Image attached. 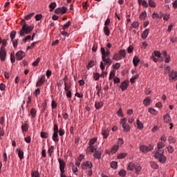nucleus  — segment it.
<instances>
[{"instance_id": "obj_10", "label": "nucleus", "mask_w": 177, "mask_h": 177, "mask_svg": "<svg viewBox=\"0 0 177 177\" xmlns=\"http://www.w3.org/2000/svg\"><path fill=\"white\" fill-rule=\"evenodd\" d=\"M129 85V80H125L121 83L120 88L122 89V92H124V91H127V89H128Z\"/></svg>"}, {"instance_id": "obj_8", "label": "nucleus", "mask_w": 177, "mask_h": 177, "mask_svg": "<svg viewBox=\"0 0 177 177\" xmlns=\"http://www.w3.org/2000/svg\"><path fill=\"white\" fill-rule=\"evenodd\" d=\"M93 167V165L92 164V162L90 161H86L84 163L82 164V169H91Z\"/></svg>"}, {"instance_id": "obj_35", "label": "nucleus", "mask_w": 177, "mask_h": 177, "mask_svg": "<svg viewBox=\"0 0 177 177\" xmlns=\"http://www.w3.org/2000/svg\"><path fill=\"white\" fill-rule=\"evenodd\" d=\"M21 130L22 132H27L28 131V125L27 124H22Z\"/></svg>"}, {"instance_id": "obj_45", "label": "nucleus", "mask_w": 177, "mask_h": 177, "mask_svg": "<svg viewBox=\"0 0 177 177\" xmlns=\"http://www.w3.org/2000/svg\"><path fill=\"white\" fill-rule=\"evenodd\" d=\"M39 62H41V59L39 57H38L33 63H32V66L34 67H37V66H38V64H39Z\"/></svg>"}, {"instance_id": "obj_61", "label": "nucleus", "mask_w": 177, "mask_h": 177, "mask_svg": "<svg viewBox=\"0 0 177 177\" xmlns=\"http://www.w3.org/2000/svg\"><path fill=\"white\" fill-rule=\"evenodd\" d=\"M169 143L171 145V143H175V140L174 139V137L169 136L168 138Z\"/></svg>"}, {"instance_id": "obj_12", "label": "nucleus", "mask_w": 177, "mask_h": 177, "mask_svg": "<svg viewBox=\"0 0 177 177\" xmlns=\"http://www.w3.org/2000/svg\"><path fill=\"white\" fill-rule=\"evenodd\" d=\"M170 81H174L177 78V73L174 71H171L169 73Z\"/></svg>"}, {"instance_id": "obj_63", "label": "nucleus", "mask_w": 177, "mask_h": 177, "mask_svg": "<svg viewBox=\"0 0 177 177\" xmlns=\"http://www.w3.org/2000/svg\"><path fill=\"white\" fill-rule=\"evenodd\" d=\"M41 19H42V15L38 14L35 16V19L37 21H39V20H41Z\"/></svg>"}, {"instance_id": "obj_40", "label": "nucleus", "mask_w": 177, "mask_h": 177, "mask_svg": "<svg viewBox=\"0 0 177 177\" xmlns=\"http://www.w3.org/2000/svg\"><path fill=\"white\" fill-rule=\"evenodd\" d=\"M138 78H139V75L136 74L134 77H131L130 80V82L131 84H135V80H138Z\"/></svg>"}, {"instance_id": "obj_11", "label": "nucleus", "mask_w": 177, "mask_h": 177, "mask_svg": "<svg viewBox=\"0 0 177 177\" xmlns=\"http://www.w3.org/2000/svg\"><path fill=\"white\" fill-rule=\"evenodd\" d=\"M15 56L17 60H23V57L26 56V54L24 53V52L19 50L16 53Z\"/></svg>"}, {"instance_id": "obj_48", "label": "nucleus", "mask_w": 177, "mask_h": 177, "mask_svg": "<svg viewBox=\"0 0 177 177\" xmlns=\"http://www.w3.org/2000/svg\"><path fill=\"white\" fill-rule=\"evenodd\" d=\"M119 175L120 176H122V177L125 176V175H127V171H125L124 169H121L119 171Z\"/></svg>"}, {"instance_id": "obj_58", "label": "nucleus", "mask_w": 177, "mask_h": 177, "mask_svg": "<svg viewBox=\"0 0 177 177\" xmlns=\"http://www.w3.org/2000/svg\"><path fill=\"white\" fill-rule=\"evenodd\" d=\"M115 77V72L114 71H111L109 75V80H113Z\"/></svg>"}, {"instance_id": "obj_14", "label": "nucleus", "mask_w": 177, "mask_h": 177, "mask_svg": "<svg viewBox=\"0 0 177 177\" xmlns=\"http://www.w3.org/2000/svg\"><path fill=\"white\" fill-rule=\"evenodd\" d=\"M138 5H142L143 8H149V3L146 0H138Z\"/></svg>"}, {"instance_id": "obj_43", "label": "nucleus", "mask_w": 177, "mask_h": 177, "mask_svg": "<svg viewBox=\"0 0 177 177\" xmlns=\"http://www.w3.org/2000/svg\"><path fill=\"white\" fill-rule=\"evenodd\" d=\"M137 125L138 129H143V124L142 123V122H140V120H137Z\"/></svg>"}, {"instance_id": "obj_23", "label": "nucleus", "mask_w": 177, "mask_h": 177, "mask_svg": "<svg viewBox=\"0 0 177 177\" xmlns=\"http://www.w3.org/2000/svg\"><path fill=\"white\" fill-rule=\"evenodd\" d=\"M154 15H156V17L158 19H162L164 14H162V12H160L159 14H157L156 12H154L152 14V19H156V16H154Z\"/></svg>"}, {"instance_id": "obj_44", "label": "nucleus", "mask_w": 177, "mask_h": 177, "mask_svg": "<svg viewBox=\"0 0 177 177\" xmlns=\"http://www.w3.org/2000/svg\"><path fill=\"white\" fill-rule=\"evenodd\" d=\"M10 37L11 38V41H13V39H15V38L16 37V31L12 30L10 32Z\"/></svg>"}, {"instance_id": "obj_37", "label": "nucleus", "mask_w": 177, "mask_h": 177, "mask_svg": "<svg viewBox=\"0 0 177 177\" xmlns=\"http://www.w3.org/2000/svg\"><path fill=\"white\" fill-rule=\"evenodd\" d=\"M95 66V61H90L87 65V68L89 70L90 68H92Z\"/></svg>"}, {"instance_id": "obj_27", "label": "nucleus", "mask_w": 177, "mask_h": 177, "mask_svg": "<svg viewBox=\"0 0 177 177\" xmlns=\"http://www.w3.org/2000/svg\"><path fill=\"white\" fill-rule=\"evenodd\" d=\"M113 60H115L116 62H118L119 60H121L122 59V57H121V55H120V53H115L113 55Z\"/></svg>"}, {"instance_id": "obj_33", "label": "nucleus", "mask_w": 177, "mask_h": 177, "mask_svg": "<svg viewBox=\"0 0 177 177\" xmlns=\"http://www.w3.org/2000/svg\"><path fill=\"white\" fill-rule=\"evenodd\" d=\"M123 145H124V140L122 138H119L117 141L116 145L118 146V147H120Z\"/></svg>"}, {"instance_id": "obj_26", "label": "nucleus", "mask_w": 177, "mask_h": 177, "mask_svg": "<svg viewBox=\"0 0 177 177\" xmlns=\"http://www.w3.org/2000/svg\"><path fill=\"white\" fill-rule=\"evenodd\" d=\"M109 130L103 129L102 131V135L103 136L104 139H107L109 138Z\"/></svg>"}, {"instance_id": "obj_3", "label": "nucleus", "mask_w": 177, "mask_h": 177, "mask_svg": "<svg viewBox=\"0 0 177 177\" xmlns=\"http://www.w3.org/2000/svg\"><path fill=\"white\" fill-rule=\"evenodd\" d=\"M110 56V50L106 48V51H105L104 55H103L102 56V62H104L105 65L106 66H111V64H113V61L111 60V59H110V57H109Z\"/></svg>"}, {"instance_id": "obj_4", "label": "nucleus", "mask_w": 177, "mask_h": 177, "mask_svg": "<svg viewBox=\"0 0 177 177\" xmlns=\"http://www.w3.org/2000/svg\"><path fill=\"white\" fill-rule=\"evenodd\" d=\"M59 126L57 124H54L53 127V140L55 142L57 143L59 142Z\"/></svg>"}, {"instance_id": "obj_62", "label": "nucleus", "mask_w": 177, "mask_h": 177, "mask_svg": "<svg viewBox=\"0 0 177 177\" xmlns=\"http://www.w3.org/2000/svg\"><path fill=\"white\" fill-rule=\"evenodd\" d=\"M82 6L84 9H88V7L89 6V3H88V1L83 2Z\"/></svg>"}, {"instance_id": "obj_2", "label": "nucleus", "mask_w": 177, "mask_h": 177, "mask_svg": "<svg viewBox=\"0 0 177 177\" xmlns=\"http://www.w3.org/2000/svg\"><path fill=\"white\" fill-rule=\"evenodd\" d=\"M21 26L22 28L19 32V35L20 37H24V35L27 34H30L32 30H34V26L32 25L28 26L27 25V22H26V19H22L21 22Z\"/></svg>"}, {"instance_id": "obj_28", "label": "nucleus", "mask_w": 177, "mask_h": 177, "mask_svg": "<svg viewBox=\"0 0 177 177\" xmlns=\"http://www.w3.org/2000/svg\"><path fill=\"white\" fill-rule=\"evenodd\" d=\"M148 6H150L151 8H156L157 5L153 0H148Z\"/></svg>"}, {"instance_id": "obj_32", "label": "nucleus", "mask_w": 177, "mask_h": 177, "mask_svg": "<svg viewBox=\"0 0 177 177\" xmlns=\"http://www.w3.org/2000/svg\"><path fill=\"white\" fill-rule=\"evenodd\" d=\"M57 4L56 2H53L49 5V8H50V12H53V10L55 9V8H56Z\"/></svg>"}, {"instance_id": "obj_30", "label": "nucleus", "mask_w": 177, "mask_h": 177, "mask_svg": "<svg viewBox=\"0 0 177 177\" xmlns=\"http://www.w3.org/2000/svg\"><path fill=\"white\" fill-rule=\"evenodd\" d=\"M104 33L106 37H109L110 35V29L109 28V26H104Z\"/></svg>"}, {"instance_id": "obj_41", "label": "nucleus", "mask_w": 177, "mask_h": 177, "mask_svg": "<svg viewBox=\"0 0 177 177\" xmlns=\"http://www.w3.org/2000/svg\"><path fill=\"white\" fill-rule=\"evenodd\" d=\"M167 151H169V153H174V151H175V148H174V147H172V145H169L167 147Z\"/></svg>"}, {"instance_id": "obj_18", "label": "nucleus", "mask_w": 177, "mask_h": 177, "mask_svg": "<svg viewBox=\"0 0 177 177\" xmlns=\"http://www.w3.org/2000/svg\"><path fill=\"white\" fill-rule=\"evenodd\" d=\"M93 156L94 158H96L97 160H100V158H102V152L100 151H95Z\"/></svg>"}, {"instance_id": "obj_42", "label": "nucleus", "mask_w": 177, "mask_h": 177, "mask_svg": "<svg viewBox=\"0 0 177 177\" xmlns=\"http://www.w3.org/2000/svg\"><path fill=\"white\" fill-rule=\"evenodd\" d=\"M100 78V75L98 73L93 74V80L95 81H99Z\"/></svg>"}, {"instance_id": "obj_5", "label": "nucleus", "mask_w": 177, "mask_h": 177, "mask_svg": "<svg viewBox=\"0 0 177 177\" xmlns=\"http://www.w3.org/2000/svg\"><path fill=\"white\" fill-rule=\"evenodd\" d=\"M120 124L123 128V132H129L131 131V127L129 124H127V118H124L121 120Z\"/></svg>"}, {"instance_id": "obj_21", "label": "nucleus", "mask_w": 177, "mask_h": 177, "mask_svg": "<svg viewBox=\"0 0 177 177\" xmlns=\"http://www.w3.org/2000/svg\"><path fill=\"white\" fill-rule=\"evenodd\" d=\"M16 151L18 153V156L20 160H23L24 158V152L20 150V149H17Z\"/></svg>"}, {"instance_id": "obj_22", "label": "nucleus", "mask_w": 177, "mask_h": 177, "mask_svg": "<svg viewBox=\"0 0 177 177\" xmlns=\"http://www.w3.org/2000/svg\"><path fill=\"white\" fill-rule=\"evenodd\" d=\"M118 149H120V147H118V145H113L111 149V154H115V153L118 151Z\"/></svg>"}, {"instance_id": "obj_36", "label": "nucleus", "mask_w": 177, "mask_h": 177, "mask_svg": "<svg viewBox=\"0 0 177 177\" xmlns=\"http://www.w3.org/2000/svg\"><path fill=\"white\" fill-rule=\"evenodd\" d=\"M40 136H41V138H42L43 139H46V138L49 136V133L45 131H41Z\"/></svg>"}, {"instance_id": "obj_7", "label": "nucleus", "mask_w": 177, "mask_h": 177, "mask_svg": "<svg viewBox=\"0 0 177 177\" xmlns=\"http://www.w3.org/2000/svg\"><path fill=\"white\" fill-rule=\"evenodd\" d=\"M68 11V8L63 6L56 8L55 10V13H56V15H60V13H62V15H64V13H67Z\"/></svg>"}, {"instance_id": "obj_46", "label": "nucleus", "mask_w": 177, "mask_h": 177, "mask_svg": "<svg viewBox=\"0 0 177 177\" xmlns=\"http://www.w3.org/2000/svg\"><path fill=\"white\" fill-rule=\"evenodd\" d=\"M126 157H127L126 153H120L118 155V158L119 159L125 158Z\"/></svg>"}, {"instance_id": "obj_39", "label": "nucleus", "mask_w": 177, "mask_h": 177, "mask_svg": "<svg viewBox=\"0 0 177 177\" xmlns=\"http://www.w3.org/2000/svg\"><path fill=\"white\" fill-rule=\"evenodd\" d=\"M117 165H118V162L115 161L111 162V167H112L113 169H117Z\"/></svg>"}, {"instance_id": "obj_54", "label": "nucleus", "mask_w": 177, "mask_h": 177, "mask_svg": "<svg viewBox=\"0 0 177 177\" xmlns=\"http://www.w3.org/2000/svg\"><path fill=\"white\" fill-rule=\"evenodd\" d=\"M153 56H156V57L160 58L161 57V53H160V51L155 50L153 52Z\"/></svg>"}, {"instance_id": "obj_13", "label": "nucleus", "mask_w": 177, "mask_h": 177, "mask_svg": "<svg viewBox=\"0 0 177 177\" xmlns=\"http://www.w3.org/2000/svg\"><path fill=\"white\" fill-rule=\"evenodd\" d=\"M45 75H43L41 77V78L39 79V80L37 82L36 86L38 88H39V86L44 85V82H45Z\"/></svg>"}, {"instance_id": "obj_57", "label": "nucleus", "mask_w": 177, "mask_h": 177, "mask_svg": "<svg viewBox=\"0 0 177 177\" xmlns=\"http://www.w3.org/2000/svg\"><path fill=\"white\" fill-rule=\"evenodd\" d=\"M53 150H55V147L53 146H51L50 148H48V153L50 154V156H52Z\"/></svg>"}, {"instance_id": "obj_15", "label": "nucleus", "mask_w": 177, "mask_h": 177, "mask_svg": "<svg viewBox=\"0 0 177 177\" xmlns=\"http://www.w3.org/2000/svg\"><path fill=\"white\" fill-rule=\"evenodd\" d=\"M97 147L95 145H88L87 148V151H91V153H95V151H97Z\"/></svg>"}, {"instance_id": "obj_29", "label": "nucleus", "mask_w": 177, "mask_h": 177, "mask_svg": "<svg viewBox=\"0 0 177 177\" xmlns=\"http://www.w3.org/2000/svg\"><path fill=\"white\" fill-rule=\"evenodd\" d=\"M147 17V12H146V11L141 12V14L139 16L140 20H145Z\"/></svg>"}, {"instance_id": "obj_17", "label": "nucleus", "mask_w": 177, "mask_h": 177, "mask_svg": "<svg viewBox=\"0 0 177 177\" xmlns=\"http://www.w3.org/2000/svg\"><path fill=\"white\" fill-rule=\"evenodd\" d=\"M152 102L151 98H150V97H147L144 100L143 104L144 106H150Z\"/></svg>"}, {"instance_id": "obj_1", "label": "nucleus", "mask_w": 177, "mask_h": 177, "mask_svg": "<svg viewBox=\"0 0 177 177\" xmlns=\"http://www.w3.org/2000/svg\"><path fill=\"white\" fill-rule=\"evenodd\" d=\"M164 147H165V144L164 142H160L158 144V150L156 152H153L154 154V157L156 160H158L161 164H164L165 161H167V157L164 156Z\"/></svg>"}, {"instance_id": "obj_49", "label": "nucleus", "mask_w": 177, "mask_h": 177, "mask_svg": "<svg viewBox=\"0 0 177 177\" xmlns=\"http://www.w3.org/2000/svg\"><path fill=\"white\" fill-rule=\"evenodd\" d=\"M116 113L118 117H124V113H122V109L121 108L119 109Z\"/></svg>"}, {"instance_id": "obj_56", "label": "nucleus", "mask_w": 177, "mask_h": 177, "mask_svg": "<svg viewBox=\"0 0 177 177\" xmlns=\"http://www.w3.org/2000/svg\"><path fill=\"white\" fill-rule=\"evenodd\" d=\"M139 22H138V21H136L131 24V26L133 28H138V27H139Z\"/></svg>"}, {"instance_id": "obj_64", "label": "nucleus", "mask_w": 177, "mask_h": 177, "mask_svg": "<svg viewBox=\"0 0 177 177\" xmlns=\"http://www.w3.org/2000/svg\"><path fill=\"white\" fill-rule=\"evenodd\" d=\"M32 177H39V173L38 171L32 172Z\"/></svg>"}, {"instance_id": "obj_6", "label": "nucleus", "mask_w": 177, "mask_h": 177, "mask_svg": "<svg viewBox=\"0 0 177 177\" xmlns=\"http://www.w3.org/2000/svg\"><path fill=\"white\" fill-rule=\"evenodd\" d=\"M154 149V146L150 145L149 147H147L146 145H141L140 146V150L142 153L145 154L149 153V151H152Z\"/></svg>"}, {"instance_id": "obj_51", "label": "nucleus", "mask_w": 177, "mask_h": 177, "mask_svg": "<svg viewBox=\"0 0 177 177\" xmlns=\"http://www.w3.org/2000/svg\"><path fill=\"white\" fill-rule=\"evenodd\" d=\"M64 91H70V88H71V86L69 85L67 82H65L64 83Z\"/></svg>"}, {"instance_id": "obj_38", "label": "nucleus", "mask_w": 177, "mask_h": 177, "mask_svg": "<svg viewBox=\"0 0 177 177\" xmlns=\"http://www.w3.org/2000/svg\"><path fill=\"white\" fill-rule=\"evenodd\" d=\"M119 55L121 57H125V56H127V52L125 51V50H120L119 51Z\"/></svg>"}, {"instance_id": "obj_59", "label": "nucleus", "mask_w": 177, "mask_h": 177, "mask_svg": "<svg viewBox=\"0 0 177 177\" xmlns=\"http://www.w3.org/2000/svg\"><path fill=\"white\" fill-rule=\"evenodd\" d=\"M33 95H35V96H38L39 95H41V90L39 88H37L35 90V91L33 93Z\"/></svg>"}, {"instance_id": "obj_34", "label": "nucleus", "mask_w": 177, "mask_h": 177, "mask_svg": "<svg viewBox=\"0 0 177 177\" xmlns=\"http://www.w3.org/2000/svg\"><path fill=\"white\" fill-rule=\"evenodd\" d=\"M30 113L32 118H35V115H37V110H35V109L33 108L30 110Z\"/></svg>"}, {"instance_id": "obj_20", "label": "nucleus", "mask_w": 177, "mask_h": 177, "mask_svg": "<svg viewBox=\"0 0 177 177\" xmlns=\"http://www.w3.org/2000/svg\"><path fill=\"white\" fill-rule=\"evenodd\" d=\"M149 32H150V30L149 29H146L142 32L141 35L142 39H146V38H147V37L149 36Z\"/></svg>"}, {"instance_id": "obj_50", "label": "nucleus", "mask_w": 177, "mask_h": 177, "mask_svg": "<svg viewBox=\"0 0 177 177\" xmlns=\"http://www.w3.org/2000/svg\"><path fill=\"white\" fill-rule=\"evenodd\" d=\"M35 13L34 12H31L30 14H28V15L25 16V20H30L31 19V17H32V16H34Z\"/></svg>"}, {"instance_id": "obj_52", "label": "nucleus", "mask_w": 177, "mask_h": 177, "mask_svg": "<svg viewBox=\"0 0 177 177\" xmlns=\"http://www.w3.org/2000/svg\"><path fill=\"white\" fill-rule=\"evenodd\" d=\"M2 45H1V48H1V49H5V48H6V45H7V41H6V39H3V41H2Z\"/></svg>"}, {"instance_id": "obj_16", "label": "nucleus", "mask_w": 177, "mask_h": 177, "mask_svg": "<svg viewBox=\"0 0 177 177\" xmlns=\"http://www.w3.org/2000/svg\"><path fill=\"white\" fill-rule=\"evenodd\" d=\"M163 121H164V122H166V124H169V122H171V116L169 115V114L167 113L166 115H165L163 116Z\"/></svg>"}, {"instance_id": "obj_47", "label": "nucleus", "mask_w": 177, "mask_h": 177, "mask_svg": "<svg viewBox=\"0 0 177 177\" xmlns=\"http://www.w3.org/2000/svg\"><path fill=\"white\" fill-rule=\"evenodd\" d=\"M71 26V21H69L62 26V30H66V28H68V27Z\"/></svg>"}, {"instance_id": "obj_9", "label": "nucleus", "mask_w": 177, "mask_h": 177, "mask_svg": "<svg viewBox=\"0 0 177 177\" xmlns=\"http://www.w3.org/2000/svg\"><path fill=\"white\" fill-rule=\"evenodd\" d=\"M6 59V48H0V60L5 62Z\"/></svg>"}, {"instance_id": "obj_24", "label": "nucleus", "mask_w": 177, "mask_h": 177, "mask_svg": "<svg viewBox=\"0 0 177 177\" xmlns=\"http://www.w3.org/2000/svg\"><path fill=\"white\" fill-rule=\"evenodd\" d=\"M140 62V59H139V57H134L133 59V63L135 67H137V66L139 64Z\"/></svg>"}, {"instance_id": "obj_19", "label": "nucleus", "mask_w": 177, "mask_h": 177, "mask_svg": "<svg viewBox=\"0 0 177 177\" xmlns=\"http://www.w3.org/2000/svg\"><path fill=\"white\" fill-rule=\"evenodd\" d=\"M104 104V103H103V102H102V101L96 102L95 103V107L97 110H99V109H102V107H103Z\"/></svg>"}, {"instance_id": "obj_60", "label": "nucleus", "mask_w": 177, "mask_h": 177, "mask_svg": "<svg viewBox=\"0 0 177 177\" xmlns=\"http://www.w3.org/2000/svg\"><path fill=\"white\" fill-rule=\"evenodd\" d=\"M51 107H52V109H56V107H57V103H56V101H55V100L52 101Z\"/></svg>"}, {"instance_id": "obj_55", "label": "nucleus", "mask_w": 177, "mask_h": 177, "mask_svg": "<svg viewBox=\"0 0 177 177\" xmlns=\"http://www.w3.org/2000/svg\"><path fill=\"white\" fill-rule=\"evenodd\" d=\"M148 111H149V113H151V114H154V115L157 114V111H156V109H154L153 108H149L148 109Z\"/></svg>"}, {"instance_id": "obj_31", "label": "nucleus", "mask_w": 177, "mask_h": 177, "mask_svg": "<svg viewBox=\"0 0 177 177\" xmlns=\"http://www.w3.org/2000/svg\"><path fill=\"white\" fill-rule=\"evenodd\" d=\"M97 140V138H91L88 142V146H95V143H96Z\"/></svg>"}, {"instance_id": "obj_25", "label": "nucleus", "mask_w": 177, "mask_h": 177, "mask_svg": "<svg viewBox=\"0 0 177 177\" xmlns=\"http://www.w3.org/2000/svg\"><path fill=\"white\" fill-rule=\"evenodd\" d=\"M136 167V165H135V163L130 162L129 164L127 169H128V171H133V169H135Z\"/></svg>"}, {"instance_id": "obj_53", "label": "nucleus", "mask_w": 177, "mask_h": 177, "mask_svg": "<svg viewBox=\"0 0 177 177\" xmlns=\"http://www.w3.org/2000/svg\"><path fill=\"white\" fill-rule=\"evenodd\" d=\"M65 92H66V97H68V99H71V97H72L71 91L68 90Z\"/></svg>"}]
</instances>
